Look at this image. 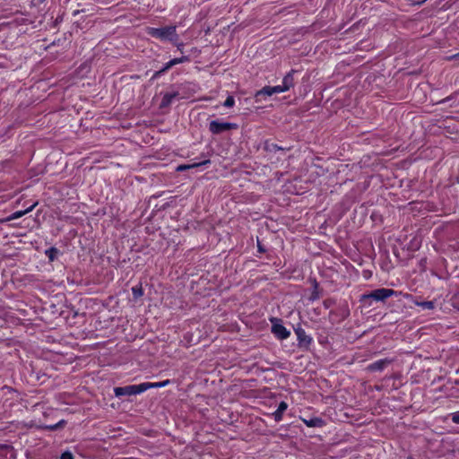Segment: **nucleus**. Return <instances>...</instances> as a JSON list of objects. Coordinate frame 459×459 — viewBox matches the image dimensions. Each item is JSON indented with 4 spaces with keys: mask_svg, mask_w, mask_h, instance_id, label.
<instances>
[{
    "mask_svg": "<svg viewBox=\"0 0 459 459\" xmlns=\"http://www.w3.org/2000/svg\"><path fill=\"white\" fill-rule=\"evenodd\" d=\"M65 423V420H60L58 423H56L55 425L48 426L47 429H51V430H56L58 428L64 426Z\"/></svg>",
    "mask_w": 459,
    "mask_h": 459,
    "instance_id": "nucleus-25",
    "label": "nucleus"
},
{
    "mask_svg": "<svg viewBox=\"0 0 459 459\" xmlns=\"http://www.w3.org/2000/svg\"><path fill=\"white\" fill-rule=\"evenodd\" d=\"M418 305L426 309H432L434 307V303L432 301H424L418 303Z\"/></svg>",
    "mask_w": 459,
    "mask_h": 459,
    "instance_id": "nucleus-22",
    "label": "nucleus"
},
{
    "mask_svg": "<svg viewBox=\"0 0 459 459\" xmlns=\"http://www.w3.org/2000/svg\"><path fill=\"white\" fill-rule=\"evenodd\" d=\"M134 299H139L143 295V289H132Z\"/></svg>",
    "mask_w": 459,
    "mask_h": 459,
    "instance_id": "nucleus-24",
    "label": "nucleus"
},
{
    "mask_svg": "<svg viewBox=\"0 0 459 459\" xmlns=\"http://www.w3.org/2000/svg\"><path fill=\"white\" fill-rule=\"evenodd\" d=\"M5 452L6 454H10V457L14 459V452L13 447L9 445H0V452Z\"/></svg>",
    "mask_w": 459,
    "mask_h": 459,
    "instance_id": "nucleus-19",
    "label": "nucleus"
},
{
    "mask_svg": "<svg viewBox=\"0 0 459 459\" xmlns=\"http://www.w3.org/2000/svg\"><path fill=\"white\" fill-rule=\"evenodd\" d=\"M238 125L231 122H223L219 119L212 120L209 123L208 129L212 134L218 135L230 130H237Z\"/></svg>",
    "mask_w": 459,
    "mask_h": 459,
    "instance_id": "nucleus-2",
    "label": "nucleus"
},
{
    "mask_svg": "<svg viewBox=\"0 0 459 459\" xmlns=\"http://www.w3.org/2000/svg\"><path fill=\"white\" fill-rule=\"evenodd\" d=\"M187 62H190L189 56L182 55L180 57L172 58L169 62L165 63L164 65L159 71L155 72L153 77H160L161 75L165 74L174 65Z\"/></svg>",
    "mask_w": 459,
    "mask_h": 459,
    "instance_id": "nucleus-5",
    "label": "nucleus"
},
{
    "mask_svg": "<svg viewBox=\"0 0 459 459\" xmlns=\"http://www.w3.org/2000/svg\"><path fill=\"white\" fill-rule=\"evenodd\" d=\"M406 459H413V458H411V457H407Z\"/></svg>",
    "mask_w": 459,
    "mask_h": 459,
    "instance_id": "nucleus-35",
    "label": "nucleus"
},
{
    "mask_svg": "<svg viewBox=\"0 0 459 459\" xmlns=\"http://www.w3.org/2000/svg\"><path fill=\"white\" fill-rule=\"evenodd\" d=\"M392 362L391 359H383L377 360L371 364L368 365V369L369 371H382L384 368H385L390 363Z\"/></svg>",
    "mask_w": 459,
    "mask_h": 459,
    "instance_id": "nucleus-10",
    "label": "nucleus"
},
{
    "mask_svg": "<svg viewBox=\"0 0 459 459\" xmlns=\"http://www.w3.org/2000/svg\"><path fill=\"white\" fill-rule=\"evenodd\" d=\"M36 205H37V203L31 204L29 208H27L24 211H16V212H14L11 215V219L14 220V219H19V218L22 217L23 215H25L28 212H31L35 208Z\"/></svg>",
    "mask_w": 459,
    "mask_h": 459,
    "instance_id": "nucleus-17",
    "label": "nucleus"
},
{
    "mask_svg": "<svg viewBox=\"0 0 459 459\" xmlns=\"http://www.w3.org/2000/svg\"><path fill=\"white\" fill-rule=\"evenodd\" d=\"M452 421L454 423L459 424V411H456L452 414Z\"/></svg>",
    "mask_w": 459,
    "mask_h": 459,
    "instance_id": "nucleus-29",
    "label": "nucleus"
},
{
    "mask_svg": "<svg viewBox=\"0 0 459 459\" xmlns=\"http://www.w3.org/2000/svg\"><path fill=\"white\" fill-rule=\"evenodd\" d=\"M282 150H284V149L276 143H269L268 141H266L264 143V151H266L268 152H276L278 151H282Z\"/></svg>",
    "mask_w": 459,
    "mask_h": 459,
    "instance_id": "nucleus-18",
    "label": "nucleus"
},
{
    "mask_svg": "<svg viewBox=\"0 0 459 459\" xmlns=\"http://www.w3.org/2000/svg\"><path fill=\"white\" fill-rule=\"evenodd\" d=\"M146 33L157 39L161 41H169L174 43L178 40V35L177 33V26L170 25L161 28L148 27Z\"/></svg>",
    "mask_w": 459,
    "mask_h": 459,
    "instance_id": "nucleus-1",
    "label": "nucleus"
},
{
    "mask_svg": "<svg viewBox=\"0 0 459 459\" xmlns=\"http://www.w3.org/2000/svg\"><path fill=\"white\" fill-rule=\"evenodd\" d=\"M298 71L295 69H291L287 74L283 77L281 85L285 88L286 91H288L290 89H291L295 82H294V74Z\"/></svg>",
    "mask_w": 459,
    "mask_h": 459,
    "instance_id": "nucleus-12",
    "label": "nucleus"
},
{
    "mask_svg": "<svg viewBox=\"0 0 459 459\" xmlns=\"http://www.w3.org/2000/svg\"><path fill=\"white\" fill-rule=\"evenodd\" d=\"M315 288H317L318 287V284L316 282H315L314 286Z\"/></svg>",
    "mask_w": 459,
    "mask_h": 459,
    "instance_id": "nucleus-34",
    "label": "nucleus"
},
{
    "mask_svg": "<svg viewBox=\"0 0 459 459\" xmlns=\"http://www.w3.org/2000/svg\"><path fill=\"white\" fill-rule=\"evenodd\" d=\"M173 44L177 47V49L180 53H182V54L184 53V47H185V45H184L183 42H178V41L174 42Z\"/></svg>",
    "mask_w": 459,
    "mask_h": 459,
    "instance_id": "nucleus-26",
    "label": "nucleus"
},
{
    "mask_svg": "<svg viewBox=\"0 0 459 459\" xmlns=\"http://www.w3.org/2000/svg\"><path fill=\"white\" fill-rule=\"evenodd\" d=\"M364 274H366L364 275V278H367V276H368V273H367V272H364Z\"/></svg>",
    "mask_w": 459,
    "mask_h": 459,
    "instance_id": "nucleus-33",
    "label": "nucleus"
},
{
    "mask_svg": "<svg viewBox=\"0 0 459 459\" xmlns=\"http://www.w3.org/2000/svg\"><path fill=\"white\" fill-rule=\"evenodd\" d=\"M448 248L453 253L458 252L459 251V238L455 239L453 243L449 244Z\"/></svg>",
    "mask_w": 459,
    "mask_h": 459,
    "instance_id": "nucleus-21",
    "label": "nucleus"
},
{
    "mask_svg": "<svg viewBox=\"0 0 459 459\" xmlns=\"http://www.w3.org/2000/svg\"><path fill=\"white\" fill-rule=\"evenodd\" d=\"M169 383V380H165L162 382H156V383L145 382V383H143V385L144 392H145L151 388H159V387L166 386Z\"/></svg>",
    "mask_w": 459,
    "mask_h": 459,
    "instance_id": "nucleus-16",
    "label": "nucleus"
},
{
    "mask_svg": "<svg viewBox=\"0 0 459 459\" xmlns=\"http://www.w3.org/2000/svg\"><path fill=\"white\" fill-rule=\"evenodd\" d=\"M321 295V291H319V289H314V291L312 292L311 296L309 297V300L314 301L317 299Z\"/></svg>",
    "mask_w": 459,
    "mask_h": 459,
    "instance_id": "nucleus-23",
    "label": "nucleus"
},
{
    "mask_svg": "<svg viewBox=\"0 0 459 459\" xmlns=\"http://www.w3.org/2000/svg\"><path fill=\"white\" fill-rule=\"evenodd\" d=\"M285 88L280 84L275 86H264L258 91H256L255 95V99L256 102H261L265 100L266 97H270L273 94L285 92Z\"/></svg>",
    "mask_w": 459,
    "mask_h": 459,
    "instance_id": "nucleus-3",
    "label": "nucleus"
},
{
    "mask_svg": "<svg viewBox=\"0 0 459 459\" xmlns=\"http://www.w3.org/2000/svg\"><path fill=\"white\" fill-rule=\"evenodd\" d=\"M288 404L285 402H281L277 410L273 413L274 420L280 421L282 419L284 411L287 410Z\"/></svg>",
    "mask_w": 459,
    "mask_h": 459,
    "instance_id": "nucleus-14",
    "label": "nucleus"
},
{
    "mask_svg": "<svg viewBox=\"0 0 459 459\" xmlns=\"http://www.w3.org/2000/svg\"><path fill=\"white\" fill-rule=\"evenodd\" d=\"M364 274H366L364 275V278H367V276H368V273H367V272H364Z\"/></svg>",
    "mask_w": 459,
    "mask_h": 459,
    "instance_id": "nucleus-32",
    "label": "nucleus"
},
{
    "mask_svg": "<svg viewBox=\"0 0 459 459\" xmlns=\"http://www.w3.org/2000/svg\"><path fill=\"white\" fill-rule=\"evenodd\" d=\"M144 392L143 383L140 385H126L121 387H115L114 394L117 397L125 395H136Z\"/></svg>",
    "mask_w": 459,
    "mask_h": 459,
    "instance_id": "nucleus-4",
    "label": "nucleus"
},
{
    "mask_svg": "<svg viewBox=\"0 0 459 459\" xmlns=\"http://www.w3.org/2000/svg\"><path fill=\"white\" fill-rule=\"evenodd\" d=\"M296 334L298 336L299 346L307 348L310 345L312 338L306 333L305 330L299 328L296 330Z\"/></svg>",
    "mask_w": 459,
    "mask_h": 459,
    "instance_id": "nucleus-7",
    "label": "nucleus"
},
{
    "mask_svg": "<svg viewBox=\"0 0 459 459\" xmlns=\"http://www.w3.org/2000/svg\"><path fill=\"white\" fill-rule=\"evenodd\" d=\"M60 459H74V456H73L72 453L65 452L61 455Z\"/></svg>",
    "mask_w": 459,
    "mask_h": 459,
    "instance_id": "nucleus-28",
    "label": "nucleus"
},
{
    "mask_svg": "<svg viewBox=\"0 0 459 459\" xmlns=\"http://www.w3.org/2000/svg\"><path fill=\"white\" fill-rule=\"evenodd\" d=\"M364 274H366L364 275V278H367V276H368V273H367V272H364Z\"/></svg>",
    "mask_w": 459,
    "mask_h": 459,
    "instance_id": "nucleus-31",
    "label": "nucleus"
},
{
    "mask_svg": "<svg viewBox=\"0 0 459 459\" xmlns=\"http://www.w3.org/2000/svg\"><path fill=\"white\" fill-rule=\"evenodd\" d=\"M266 249L262 245V243L257 239V252L260 254L265 253Z\"/></svg>",
    "mask_w": 459,
    "mask_h": 459,
    "instance_id": "nucleus-27",
    "label": "nucleus"
},
{
    "mask_svg": "<svg viewBox=\"0 0 459 459\" xmlns=\"http://www.w3.org/2000/svg\"><path fill=\"white\" fill-rule=\"evenodd\" d=\"M59 254L60 251L56 247H51L45 250V255L48 257L50 263L56 261Z\"/></svg>",
    "mask_w": 459,
    "mask_h": 459,
    "instance_id": "nucleus-15",
    "label": "nucleus"
},
{
    "mask_svg": "<svg viewBox=\"0 0 459 459\" xmlns=\"http://www.w3.org/2000/svg\"><path fill=\"white\" fill-rule=\"evenodd\" d=\"M303 422L311 428H321L325 425V420L318 417H312L310 419H302Z\"/></svg>",
    "mask_w": 459,
    "mask_h": 459,
    "instance_id": "nucleus-13",
    "label": "nucleus"
},
{
    "mask_svg": "<svg viewBox=\"0 0 459 459\" xmlns=\"http://www.w3.org/2000/svg\"><path fill=\"white\" fill-rule=\"evenodd\" d=\"M396 294L392 289H376L374 291L369 294H365L361 297L363 301H367L368 299H374L377 301L385 300L388 297Z\"/></svg>",
    "mask_w": 459,
    "mask_h": 459,
    "instance_id": "nucleus-6",
    "label": "nucleus"
},
{
    "mask_svg": "<svg viewBox=\"0 0 459 459\" xmlns=\"http://www.w3.org/2000/svg\"><path fill=\"white\" fill-rule=\"evenodd\" d=\"M453 304H454V306H455V307H457V308L459 309V305L457 304V299H456L454 300V303H453Z\"/></svg>",
    "mask_w": 459,
    "mask_h": 459,
    "instance_id": "nucleus-30",
    "label": "nucleus"
},
{
    "mask_svg": "<svg viewBox=\"0 0 459 459\" xmlns=\"http://www.w3.org/2000/svg\"><path fill=\"white\" fill-rule=\"evenodd\" d=\"M272 332L281 340L288 338L290 334V331H288L286 327L281 324L273 325L272 326Z\"/></svg>",
    "mask_w": 459,
    "mask_h": 459,
    "instance_id": "nucleus-9",
    "label": "nucleus"
},
{
    "mask_svg": "<svg viewBox=\"0 0 459 459\" xmlns=\"http://www.w3.org/2000/svg\"><path fill=\"white\" fill-rule=\"evenodd\" d=\"M208 164H211V160L210 159H206V160H204L202 161L194 162V163H191V164H180V165H178L177 167L176 170L178 171V172H183V171H186V170H188V169H195V168L205 166V165H208Z\"/></svg>",
    "mask_w": 459,
    "mask_h": 459,
    "instance_id": "nucleus-8",
    "label": "nucleus"
},
{
    "mask_svg": "<svg viewBox=\"0 0 459 459\" xmlns=\"http://www.w3.org/2000/svg\"><path fill=\"white\" fill-rule=\"evenodd\" d=\"M178 96V91H174V92H166L162 99H161V101L160 103V108L163 109V108H166L168 107H169L172 103V101Z\"/></svg>",
    "mask_w": 459,
    "mask_h": 459,
    "instance_id": "nucleus-11",
    "label": "nucleus"
},
{
    "mask_svg": "<svg viewBox=\"0 0 459 459\" xmlns=\"http://www.w3.org/2000/svg\"><path fill=\"white\" fill-rule=\"evenodd\" d=\"M235 105V99L233 96L230 95L227 97L225 101L223 102V106L225 108H232Z\"/></svg>",
    "mask_w": 459,
    "mask_h": 459,
    "instance_id": "nucleus-20",
    "label": "nucleus"
}]
</instances>
